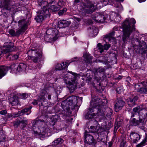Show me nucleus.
I'll return each mask as SVG.
<instances>
[{
  "label": "nucleus",
  "mask_w": 147,
  "mask_h": 147,
  "mask_svg": "<svg viewBox=\"0 0 147 147\" xmlns=\"http://www.w3.org/2000/svg\"><path fill=\"white\" fill-rule=\"evenodd\" d=\"M69 73L71 74H67L63 77L67 86L71 91L76 88L78 86L80 88L78 82V80L80 78V75L72 71H69Z\"/></svg>",
  "instance_id": "obj_1"
},
{
  "label": "nucleus",
  "mask_w": 147,
  "mask_h": 147,
  "mask_svg": "<svg viewBox=\"0 0 147 147\" xmlns=\"http://www.w3.org/2000/svg\"><path fill=\"white\" fill-rule=\"evenodd\" d=\"M82 97L72 96L68 97L66 100L63 101L61 105L64 110H69L70 109H74L79 106L82 103Z\"/></svg>",
  "instance_id": "obj_2"
},
{
  "label": "nucleus",
  "mask_w": 147,
  "mask_h": 147,
  "mask_svg": "<svg viewBox=\"0 0 147 147\" xmlns=\"http://www.w3.org/2000/svg\"><path fill=\"white\" fill-rule=\"evenodd\" d=\"M136 21L133 18L129 20L127 19L123 23L122 25L123 31V35L122 37L123 41L125 42L127 39L129 38V36L134 29V26L131 24H134Z\"/></svg>",
  "instance_id": "obj_3"
},
{
  "label": "nucleus",
  "mask_w": 147,
  "mask_h": 147,
  "mask_svg": "<svg viewBox=\"0 0 147 147\" xmlns=\"http://www.w3.org/2000/svg\"><path fill=\"white\" fill-rule=\"evenodd\" d=\"M28 25V22L25 19L20 20L18 22L19 28L16 31L13 30H10L9 31V33L13 36H16L24 32L27 29Z\"/></svg>",
  "instance_id": "obj_4"
},
{
  "label": "nucleus",
  "mask_w": 147,
  "mask_h": 147,
  "mask_svg": "<svg viewBox=\"0 0 147 147\" xmlns=\"http://www.w3.org/2000/svg\"><path fill=\"white\" fill-rule=\"evenodd\" d=\"M58 31L55 28L49 29L44 36V38L47 42H51L56 40L58 37Z\"/></svg>",
  "instance_id": "obj_5"
},
{
  "label": "nucleus",
  "mask_w": 147,
  "mask_h": 147,
  "mask_svg": "<svg viewBox=\"0 0 147 147\" xmlns=\"http://www.w3.org/2000/svg\"><path fill=\"white\" fill-rule=\"evenodd\" d=\"M27 53L31 60L34 62H39L41 59L42 54L40 51L32 49L28 51Z\"/></svg>",
  "instance_id": "obj_6"
},
{
  "label": "nucleus",
  "mask_w": 147,
  "mask_h": 147,
  "mask_svg": "<svg viewBox=\"0 0 147 147\" xmlns=\"http://www.w3.org/2000/svg\"><path fill=\"white\" fill-rule=\"evenodd\" d=\"M17 66L15 64H11L9 67L6 66H0V79L4 76L7 73L9 69H11V72L12 73H17L16 71Z\"/></svg>",
  "instance_id": "obj_7"
},
{
  "label": "nucleus",
  "mask_w": 147,
  "mask_h": 147,
  "mask_svg": "<svg viewBox=\"0 0 147 147\" xmlns=\"http://www.w3.org/2000/svg\"><path fill=\"white\" fill-rule=\"evenodd\" d=\"M46 7H43L42 10L41 11L40 13L38 15L35 19L38 22H42L46 18L49 17L50 16V13L49 10H47L46 8Z\"/></svg>",
  "instance_id": "obj_8"
},
{
  "label": "nucleus",
  "mask_w": 147,
  "mask_h": 147,
  "mask_svg": "<svg viewBox=\"0 0 147 147\" xmlns=\"http://www.w3.org/2000/svg\"><path fill=\"white\" fill-rule=\"evenodd\" d=\"M15 47L13 46L12 42L7 43L4 46L2 49H0V56L3 54H5L10 52L14 51Z\"/></svg>",
  "instance_id": "obj_9"
},
{
  "label": "nucleus",
  "mask_w": 147,
  "mask_h": 147,
  "mask_svg": "<svg viewBox=\"0 0 147 147\" xmlns=\"http://www.w3.org/2000/svg\"><path fill=\"white\" fill-rule=\"evenodd\" d=\"M88 124L89 123H87L86 127L88 128V131L86 130L85 131L84 142L85 143L90 145L92 143V136L88 133L92 132V126H90L89 128V126L88 125Z\"/></svg>",
  "instance_id": "obj_10"
},
{
  "label": "nucleus",
  "mask_w": 147,
  "mask_h": 147,
  "mask_svg": "<svg viewBox=\"0 0 147 147\" xmlns=\"http://www.w3.org/2000/svg\"><path fill=\"white\" fill-rule=\"evenodd\" d=\"M107 16H108L107 15H102L99 13H97L94 17V16H92V20L93 19L94 22L95 21L96 23H103L105 20L107 21Z\"/></svg>",
  "instance_id": "obj_11"
},
{
  "label": "nucleus",
  "mask_w": 147,
  "mask_h": 147,
  "mask_svg": "<svg viewBox=\"0 0 147 147\" xmlns=\"http://www.w3.org/2000/svg\"><path fill=\"white\" fill-rule=\"evenodd\" d=\"M128 139L133 143H136L140 138V135L136 133L132 132L128 137Z\"/></svg>",
  "instance_id": "obj_12"
},
{
  "label": "nucleus",
  "mask_w": 147,
  "mask_h": 147,
  "mask_svg": "<svg viewBox=\"0 0 147 147\" xmlns=\"http://www.w3.org/2000/svg\"><path fill=\"white\" fill-rule=\"evenodd\" d=\"M37 129V128H36ZM38 131L34 130V135L35 136H40L41 135H45L47 134L49 132V130L48 128H46L45 127L41 128V129L38 128Z\"/></svg>",
  "instance_id": "obj_13"
},
{
  "label": "nucleus",
  "mask_w": 147,
  "mask_h": 147,
  "mask_svg": "<svg viewBox=\"0 0 147 147\" xmlns=\"http://www.w3.org/2000/svg\"><path fill=\"white\" fill-rule=\"evenodd\" d=\"M107 15L108 16H107V20H110L118 22L120 19V16L114 12H112L111 13L109 17L108 15Z\"/></svg>",
  "instance_id": "obj_14"
},
{
  "label": "nucleus",
  "mask_w": 147,
  "mask_h": 147,
  "mask_svg": "<svg viewBox=\"0 0 147 147\" xmlns=\"http://www.w3.org/2000/svg\"><path fill=\"white\" fill-rule=\"evenodd\" d=\"M125 102L122 100H119L116 103L115 105V110L117 112L118 111L121 110L124 105Z\"/></svg>",
  "instance_id": "obj_15"
},
{
  "label": "nucleus",
  "mask_w": 147,
  "mask_h": 147,
  "mask_svg": "<svg viewBox=\"0 0 147 147\" xmlns=\"http://www.w3.org/2000/svg\"><path fill=\"white\" fill-rule=\"evenodd\" d=\"M69 65L68 62L66 61L62 62L61 64H58L56 66V70H61L65 69Z\"/></svg>",
  "instance_id": "obj_16"
},
{
  "label": "nucleus",
  "mask_w": 147,
  "mask_h": 147,
  "mask_svg": "<svg viewBox=\"0 0 147 147\" xmlns=\"http://www.w3.org/2000/svg\"><path fill=\"white\" fill-rule=\"evenodd\" d=\"M110 47V45L109 44H105L103 46L100 43H98L97 45V47L98 50V51L101 53L103 52L104 50H108Z\"/></svg>",
  "instance_id": "obj_17"
},
{
  "label": "nucleus",
  "mask_w": 147,
  "mask_h": 147,
  "mask_svg": "<svg viewBox=\"0 0 147 147\" xmlns=\"http://www.w3.org/2000/svg\"><path fill=\"white\" fill-rule=\"evenodd\" d=\"M71 24L69 21L65 20H60L58 22V26L60 28H64L68 26Z\"/></svg>",
  "instance_id": "obj_18"
},
{
  "label": "nucleus",
  "mask_w": 147,
  "mask_h": 147,
  "mask_svg": "<svg viewBox=\"0 0 147 147\" xmlns=\"http://www.w3.org/2000/svg\"><path fill=\"white\" fill-rule=\"evenodd\" d=\"M10 0H5L4 2V8L7 10H12L13 12L16 11V8H14V7H15V5H12V7H10Z\"/></svg>",
  "instance_id": "obj_19"
},
{
  "label": "nucleus",
  "mask_w": 147,
  "mask_h": 147,
  "mask_svg": "<svg viewBox=\"0 0 147 147\" xmlns=\"http://www.w3.org/2000/svg\"><path fill=\"white\" fill-rule=\"evenodd\" d=\"M140 119H145L147 117V110L143 109L140 110L138 112Z\"/></svg>",
  "instance_id": "obj_20"
},
{
  "label": "nucleus",
  "mask_w": 147,
  "mask_h": 147,
  "mask_svg": "<svg viewBox=\"0 0 147 147\" xmlns=\"http://www.w3.org/2000/svg\"><path fill=\"white\" fill-rule=\"evenodd\" d=\"M92 117V107H90L89 109L86 110L85 111V118L86 119L89 120Z\"/></svg>",
  "instance_id": "obj_21"
},
{
  "label": "nucleus",
  "mask_w": 147,
  "mask_h": 147,
  "mask_svg": "<svg viewBox=\"0 0 147 147\" xmlns=\"http://www.w3.org/2000/svg\"><path fill=\"white\" fill-rule=\"evenodd\" d=\"M9 101L11 104L13 106L17 105L19 103L18 98L16 96L11 97L9 99Z\"/></svg>",
  "instance_id": "obj_22"
},
{
  "label": "nucleus",
  "mask_w": 147,
  "mask_h": 147,
  "mask_svg": "<svg viewBox=\"0 0 147 147\" xmlns=\"http://www.w3.org/2000/svg\"><path fill=\"white\" fill-rule=\"evenodd\" d=\"M26 67L27 66L26 64L24 63H20L18 66L16 71H17L18 72L25 71Z\"/></svg>",
  "instance_id": "obj_23"
},
{
  "label": "nucleus",
  "mask_w": 147,
  "mask_h": 147,
  "mask_svg": "<svg viewBox=\"0 0 147 147\" xmlns=\"http://www.w3.org/2000/svg\"><path fill=\"white\" fill-rule=\"evenodd\" d=\"M142 121V119H140L139 120H138L135 118H132L130 122V124L131 125L136 126L138 125L140 123H141Z\"/></svg>",
  "instance_id": "obj_24"
},
{
  "label": "nucleus",
  "mask_w": 147,
  "mask_h": 147,
  "mask_svg": "<svg viewBox=\"0 0 147 147\" xmlns=\"http://www.w3.org/2000/svg\"><path fill=\"white\" fill-rule=\"evenodd\" d=\"M83 58V60L85 63H90L91 60L90 57L89 56V54L87 53H84Z\"/></svg>",
  "instance_id": "obj_25"
},
{
  "label": "nucleus",
  "mask_w": 147,
  "mask_h": 147,
  "mask_svg": "<svg viewBox=\"0 0 147 147\" xmlns=\"http://www.w3.org/2000/svg\"><path fill=\"white\" fill-rule=\"evenodd\" d=\"M46 7V8L47 7V9L49 10V11H57L60 9V8L59 6H57L55 5H53L50 6V7H49V9H48V6H44Z\"/></svg>",
  "instance_id": "obj_26"
},
{
  "label": "nucleus",
  "mask_w": 147,
  "mask_h": 147,
  "mask_svg": "<svg viewBox=\"0 0 147 147\" xmlns=\"http://www.w3.org/2000/svg\"><path fill=\"white\" fill-rule=\"evenodd\" d=\"M63 142V140L61 138H58L54 141L52 143V146H56L58 144H62Z\"/></svg>",
  "instance_id": "obj_27"
},
{
  "label": "nucleus",
  "mask_w": 147,
  "mask_h": 147,
  "mask_svg": "<svg viewBox=\"0 0 147 147\" xmlns=\"http://www.w3.org/2000/svg\"><path fill=\"white\" fill-rule=\"evenodd\" d=\"M137 98L135 97L132 99L130 98L127 99V103L129 107H132L134 105L135 102L137 100Z\"/></svg>",
  "instance_id": "obj_28"
},
{
  "label": "nucleus",
  "mask_w": 147,
  "mask_h": 147,
  "mask_svg": "<svg viewBox=\"0 0 147 147\" xmlns=\"http://www.w3.org/2000/svg\"><path fill=\"white\" fill-rule=\"evenodd\" d=\"M44 120H41L40 119H39L38 120H36V121H34L32 123V126H33V128L32 129L33 130V131L34 132V130H38V129H37L36 128H39L38 127H36V125H38V123H39L40 122H43L44 121Z\"/></svg>",
  "instance_id": "obj_29"
},
{
  "label": "nucleus",
  "mask_w": 147,
  "mask_h": 147,
  "mask_svg": "<svg viewBox=\"0 0 147 147\" xmlns=\"http://www.w3.org/2000/svg\"><path fill=\"white\" fill-rule=\"evenodd\" d=\"M32 107H30L28 108L23 109L21 111H19V112H20L21 113L20 116L22 115L24 113H26V114L27 115H29L31 112L30 109Z\"/></svg>",
  "instance_id": "obj_30"
},
{
  "label": "nucleus",
  "mask_w": 147,
  "mask_h": 147,
  "mask_svg": "<svg viewBox=\"0 0 147 147\" xmlns=\"http://www.w3.org/2000/svg\"><path fill=\"white\" fill-rule=\"evenodd\" d=\"M144 85L145 87L141 88L138 90V91L141 93H147V81Z\"/></svg>",
  "instance_id": "obj_31"
},
{
  "label": "nucleus",
  "mask_w": 147,
  "mask_h": 147,
  "mask_svg": "<svg viewBox=\"0 0 147 147\" xmlns=\"http://www.w3.org/2000/svg\"><path fill=\"white\" fill-rule=\"evenodd\" d=\"M45 90H44L43 92H42L45 93ZM47 94H48L46 93L44 94L43 93H42L39 97V98L38 99V101L39 102H41L42 104V102L45 101V98L47 97Z\"/></svg>",
  "instance_id": "obj_32"
},
{
  "label": "nucleus",
  "mask_w": 147,
  "mask_h": 147,
  "mask_svg": "<svg viewBox=\"0 0 147 147\" xmlns=\"http://www.w3.org/2000/svg\"><path fill=\"white\" fill-rule=\"evenodd\" d=\"M115 34V32L113 31L108 34L105 36V39H108L109 41H110L111 39H114V38L113 37Z\"/></svg>",
  "instance_id": "obj_33"
},
{
  "label": "nucleus",
  "mask_w": 147,
  "mask_h": 147,
  "mask_svg": "<svg viewBox=\"0 0 147 147\" xmlns=\"http://www.w3.org/2000/svg\"><path fill=\"white\" fill-rule=\"evenodd\" d=\"M94 71H95L96 72L94 73V74L95 75H96L97 73H103L105 71V69L103 67H99L98 69H94Z\"/></svg>",
  "instance_id": "obj_34"
},
{
  "label": "nucleus",
  "mask_w": 147,
  "mask_h": 147,
  "mask_svg": "<svg viewBox=\"0 0 147 147\" xmlns=\"http://www.w3.org/2000/svg\"><path fill=\"white\" fill-rule=\"evenodd\" d=\"M59 116L57 115H55L51 118L52 125H54L55 123L58 120Z\"/></svg>",
  "instance_id": "obj_35"
},
{
  "label": "nucleus",
  "mask_w": 147,
  "mask_h": 147,
  "mask_svg": "<svg viewBox=\"0 0 147 147\" xmlns=\"http://www.w3.org/2000/svg\"><path fill=\"white\" fill-rule=\"evenodd\" d=\"M5 138V135L3 130L0 129V141H3Z\"/></svg>",
  "instance_id": "obj_36"
},
{
  "label": "nucleus",
  "mask_w": 147,
  "mask_h": 147,
  "mask_svg": "<svg viewBox=\"0 0 147 147\" xmlns=\"http://www.w3.org/2000/svg\"><path fill=\"white\" fill-rule=\"evenodd\" d=\"M20 112H18L17 113H13L12 114H10L8 115V117L10 118L13 117V118H15L17 117L20 116Z\"/></svg>",
  "instance_id": "obj_37"
},
{
  "label": "nucleus",
  "mask_w": 147,
  "mask_h": 147,
  "mask_svg": "<svg viewBox=\"0 0 147 147\" xmlns=\"http://www.w3.org/2000/svg\"><path fill=\"white\" fill-rule=\"evenodd\" d=\"M18 58V55H9L7 56V58H9L11 60H14L17 59Z\"/></svg>",
  "instance_id": "obj_38"
},
{
  "label": "nucleus",
  "mask_w": 147,
  "mask_h": 147,
  "mask_svg": "<svg viewBox=\"0 0 147 147\" xmlns=\"http://www.w3.org/2000/svg\"><path fill=\"white\" fill-rule=\"evenodd\" d=\"M146 138H145L140 143L136 146L137 147H141L144 146L146 144Z\"/></svg>",
  "instance_id": "obj_39"
},
{
  "label": "nucleus",
  "mask_w": 147,
  "mask_h": 147,
  "mask_svg": "<svg viewBox=\"0 0 147 147\" xmlns=\"http://www.w3.org/2000/svg\"><path fill=\"white\" fill-rule=\"evenodd\" d=\"M98 32V29L97 27L95 26H92V34L94 35V36L97 35Z\"/></svg>",
  "instance_id": "obj_40"
},
{
  "label": "nucleus",
  "mask_w": 147,
  "mask_h": 147,
  "mask_svg": "<svg viewBox=\"0 0 147 147\" xmlns=\"http://www.w3.org/2000/svg\"><path fill=\"white\" fill-rule=\"evenodd\" d=\"M84 9L83 10H84V11L87 13H90L91 12V7H86L84 5Z\"/></svg>",
  "instance_id": "obj_41"
},
{
  "label": "nucleus",
  "mask_w": 147,
  "mask_h": 147,
  "mask_svg": "<svg viewBox=\"0 0 147 147\" xmlns=\"http://www.w3.org/2000/svg\"><path fill=\"white\" fill-rule=\"evenodd\" d=\"M67 9L66 8H64L63 9L61 10L58 12L59 16L63 15L66 11Z\"/></svg>",
  "instance_id": "obj_42"
},
{
  "label": "nucleus",
  "mask_w": 147,
  "mask_h": 147,
  "mask_svg": "<svg viewBox=\"0 0 147 147\" xmlns=\"http://www.w3.org/2000/svg\"><path fill=\"white\" fill-rule=\"evenodd\" d=\"M71 61L70 62V63H71L72 62H73L74 61H82V59H80V58H78L76 57H75L73 58H72L71 59Z\"/></svg>",
  "instance_id": "obj_43"
},
{
  "label": "nucleus",
  "mask_w": 147,
  "mask_h": 147,
  "mask_svg": "<svg viewBox=\"0 0 147 147\" xmlns=\"http://www.w3.org/2000/svg\"><path fill=\"white\" fill-rule=\"evenodd\" d=\"M28 96V95L26 93L22 94L20 95V98L22 99H24L27 98Z\"/></svg>",
  "instance_id": "obj_44"
},
{
  "label": "nucleus",
  "mask_w": 147,
  "mask_h": 147,
  "mask_svg": "<svg viewBox=\"0 0 147 147\" xmlns=\"http://www.w3.org/2000/svg\"><path fill=\"white\" fill-rule=\"evenodd\" d=\"M47 76L49 78H51V80H53L54 81V82H56L57 80V78H54L53 77V75H50L49 74H47Z\"/></svg>",
  "instance_id": "obj_45"
},
{
  "label": "nucleus",
  "mask_w": 147,
  "mask_h": 147,
  "mask_svg": "<svg viewBox=\"0 0 147 147\" xmlns=\"http://www.w3.org/2000/svg\"><path fill=\"white\" fill-rule=\"evenodd\" d=\"M28 121L27 120H22L20 121L21 124H22V125L23 127H24L27 124Z\"/></svg>",
  "instance_id": "obj_46"
},
{
  "label": "nucleus",
  "mask_w": 147,
  "mask_h": 147,
  "mask_svg": "<svg viewBox=\"0 0 147 147\" xmlns=\"http://www.w3.org/2000/svg\"><path fill=\"white\" fill-rule=\"evenodd\" d=\"M20 124V121H19V120H17L15 121L14 123V125L16 127H18V125Z\"/></svg>",
  "instance_id": "obj_47"
},
{
  "label": "nucleus",
  "mask_w": 147,
  "mask_h": 147,
  "mask_svg": "<svg viewBox=\"0 0 147 147\" xmlns=\"http://www.w3.org/2000/svg\"><path fill=\"white\" fill-rule=\"evenodd\" d=\"M37 1L39 5L41 6H43L44 3H45L43 1V0H38Z\"/></svg>",
  "instance_id": "obj_48"
},
{
  "label": "nucleus",
  "mask_w": 147,
  "mask_h": 147,
  "mask_svg": "<svg viewBox=\"0 0 147 147\" xmlns=\"http://www.w3.org/2000/svg\"><path fill=\"white\" fill-rule=\"evenodd\" d=\"M7 113V111L6 110H3L0 111V114L2 115H4Z\"/></svg>",
  "instance_id": "obj_49"
},
{
  "label": "nucleus",
  "mask_w": 147,
  "mask_h": 147,
  "mask_svg": "<svg viewBox=\"0 0 147 147\" xmlns=\"http://www.w3.org/2000/svg\"><path fill=\"white\" fill-rule=\"evenodd\" d=\"M116 6L117 7H119L120 8V9L119 10L120 11H122L123 10L122 6L121 4L120 3H119L118 6Z\"/></svg>",
  "instance_id": "obj_50"
},
{
  "label": "nucleus",
  "mask_w": 147,
  "mask_h": 147,
  "mask_svg": "<svg viewBox=\"0 0 147 147\" xmlns=\"http://www.w3.org/2000/svg\"><path fill=\"white\" fill-rule=\"evenodd\" d=\"M32 103L34 105H36L38 104L37 101L35 100H34Z\"/></svg>",
  "instance_id": "obj_51"
},
{
  "label": "nucleus",
  "mask_w": 147,
  "mask_h": 147,
  "mask_svg": "<svg viewBox=\"0 0 147 147\" xmlns=\"http://www.w3.org/2000/svg\"><path fill=\"white\" fill-rule=\"evenodd\" d=\"M125 142L123 141L121 143L119 147H124Z\"/></svg>",
  "instance_id": "obj_52"
},
{
  "label": "nucleus",
  "mask_w": 147,
  "mask_h": 147,
  "mask_svg": "<svg viewBox=\"0 0 147 147\" xmlns=\"http://www.w3.org/2000/svg\"><path fill=\"white\" fill-rule=\"evenodd\" d=\"M92 7L93 8L92 9H94H94H95L98 7L97 4L95 5V4H94L93 5L92 4Z\"/></svg>",
  "instance_id": "obj_53"
},
{
  "label": "nucleus",
  "mask_w": 147,
  "mask_h": 147,
  "mask_svg": "<svg viewBox=\"0 0 147 147\" xmlns=\"http://www.w3.org/2000/svg\"><path fill=\"white\" fill-rule=\"evenodd\" d=\"M92 22V20L90 19L88 20L87 21V23L88 25H90Z\"/></svg>",
  "instance_id": "obj_54"
},
{
  "label": "nucleus",
  "mask_w": 147,
  "mask_h": 147,
  "mask_svg": "<svg viewBox=\"0 0 147 147\" xmlns=\"http://www.w3.org/2000/svg\"><path fill=\"white\" fill-rule=\"evenodd\" d=\"M55 1V0H47V3H52Z\"/></svg>",
  "instance_id": "obj_55"
},
{
  "label": "nucleus",
  "mask_w": 147,
  "mask_h": 147,
  "mask_svg": "<svg viewBox=\"0 0 147 147\" xmlns=\"http://www.w3.org/2000/svg\"><path fill=\"white\" fill-rule=\"evenodd\" d=\"M139 109V108L138 107H135L133 109V111L135 112H136L138 111Z\"/></svg>",
  "instance_id": "obj_56"
},
{
  "label": "nucleus",
  "mask_w": 147,
  "mask_h": 147,
  "mask_svg": "<svg viewBox=\"0 0 147 147\" xmlns=\"http://www.w3.org/2000/svg\"><path fill=\"white\" fill-rule=\"evenodd\" d=\"M103 4H104V5H106L108 4L107 2L105 0H103Z\"/></svg>",
  "instance_id": "obj_57"
},
{
  "label": "nucleus",
  "mask_w": 147,
  "mask_h": 147,
  "mask_svg": "<svg viewBox=\"0 0 147 147\" xmlns=\"http://www.w3.org/2000/svg\"><path fill=\"white\" fill-rule=\"evenodd\" d=\"M73 120L72 118H70V119H68V120H67L66 121H69V122H71V121Z\"/></svg>",
  "instance_id": "obj_58"
},
{
  "label": "nucleus",
  "mask_w": 147,
  "mask_h": 147,
  "mask_svg": "<svg viewBox=\"0 0 147 147\" xmlns=\"http://www.w3.org/2000/svg\"><path fill=\"white\" fill-rule=\"evenodd\" d=\"M75 20L78 22H79L80 21V19L79 18H75Z\"/></svg>",
  "instance_id": "obj_59"
},
{
  "label": "nucleus",
  "mask_w": 147,
  "mask_h": 147,
  "mask_svg": "<svg viewBox=\"0 0 147 147\" xmlns=\"http://www.w3.org/2000/svg\"><path fill=\"white\" fill-rule=\"evenodd\" d=\"M109 145L108 147H112V143L111 142H109Z\"/></svg>",
  "instance_id": "obj_60"
},
{
  "label": "nucleus",
  "mask_w": 147,
  "mask_h": 147,
  "mask_svg": "<svg viewBox=\"0 0 147 147\" xmlns=\"http://www.w3.org/2000/svg\"><path fill=\"white\" fill-rule=\"evenodd\" d=\"M138 2L140 3H142L145 1L146 0H138Z\"/></svg>",
  "instance_id": "obj_61"
},
{
  "label": "nucleus",
  "mask_w": 147,
  "mask_h": 147,
  "mask_svg": "<svg viewBox=\"0 0 147 147\" xmlns=\"http://www.w3.org/2000/svg\"><path fill=\"white\" fill-rule=\"evenodd\" d=\"M74 2L76 3H77L80 2V0H74Z\"/></svg>",
  "instance_id": "obj_62"
},
{
  "label": "nucleus",
  "mask_w": 147,
  "mask_h": 147,
  "mask_svg": "<svg viewBox=\"0 0 147 147\" xmlns=\"http://www.w3.org/2000/svg\"><path fill=\"white\" fill-rule=\"evenodd\" d=\"M48 98L49 99H51V95H50L49 94L48 95Z\"/></svg>",
  "instance_id": "obj_63"
},
{
  "label": "nucleus",
  "mask_w": 147,
  "mask_h": 147,
  "mask_svg": "<svg viewBox=\"0 0 147 147\" xmlns=\"http://www.w3.org/2000/svg\"><path fill=\"white\" fill-rule=\"evenodd\" d=\"M116 1H121L123 2L124 0H115Z\"/></svg>",
  "instance_id": "obj_64"
}]
</instances>
